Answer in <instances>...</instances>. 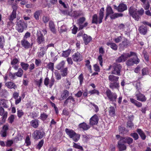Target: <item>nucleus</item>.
<instances>
[{"label": "nucleus", "mask_w": 151, "mask_h": 151, "mask_svg": "<svg viewBox=\"0 0 151 151\" xmlns=\"http://www.w3.org/2000/svg\"><path fill=\"white\" fill-rule=\"evenodd\" d=\"M142 73L143 75L147 74L148 73V69L147 68H143L142 70Z\"/></svg>", "instance_id": "obj_62"}, {"label": "nucleus", "mask_w": 151, "mask_h": 151, "mask_svg": "<svg viewBox=\"0 0 151 151\" xmlns=\"http://www.w3.org/2000/svg\"><path fill=\"white\" fill-rule=\"evenodd\" d=\"M48 117V115L44 113L41 114H40V119L43 121L45 120Z\"/></svg>", "instance_id": "obj_44"}, {"label": "nucleus", "mask_w": 151, "mask_h": 151, "mask_svg": "<svg viewBox=\"0 0 151 151\" xmlns=\"http://www.w3.org/2000/svg\"><path fill=\"white\" fill-rule=\"evenodd\" d=\"M130 135L135 140H136L139 138V136L136 133H131Z\"/></svg>", "instance_id": "obj_50"}, {"label": "nucleus", "mask_w": 151, "mask_h": 151, "mask_svg": "<svg viewBox=\"0 0 151 151\" xmlns=\"http://www.w3.org/2000/svg\"><path fill=\"white\" fill-rule=\"evenodd\" d=\"M119 86V83L117 82V81L110 83L109 87L112 89L118 88Z\"/></svg>", "instance_id": "obj_25"}, {"label": "nucleus", "mask_w": 151, "mask_h": 151, "mask_svg": "<svg viewBox=\"0 0 151 151\" xmlns=\"http://www.w3.org/2000/svg\"><path fill=\"white\" fill-rule=\"evenodd\" d=\"M44 143V141L43 140H42L41 141H40L39 143L37 145V148L39 149H40L41 147L42 146Z\"/></svg>", "instance_id": "obj_63"}, {"label": "nucleus", "mask_w": 151, "mask_h": 151, "mask_svg": "<svg viewBox=\"0 0 151 151\" xmlns=\"http://www.w3.org/2000/svg\"><path fill=\"white\" fill-rule=\"evenodd\" d=\"M144 4V8L145 10H147L150 7V4L148 1H145V3H143Z\"/></svg>", "instance_id": "obj_52"}, {"label": "nucleus", "mask_w": 151, "mask_h": 151, "mask_svg": "<svg viewBox=\"0 0 151 151\" xmlns=\"http://www.w3.org/2000/svg\"><path fill=\"white\" fill-rule=\"evenodd\" d=\"M108 46H110V47L114 50H116L118 49V46L114 43L109 42L106 43Z\"/></svg>", "instance_id": "obj_35"}, {"label": "nucleus", "mask_w": 151, "mask_h": 151, "mask_svg": "<svg viewBox=\"0 0 151 151\" xmlns=\"http://www.w3.org/2000/svg\"><path fill=\"white\" fill-rule=\"evenodd\" d=\"M104 8H102L100 11L99 13V16L98 19L97 16L96 14H94L93 17V19L92 22L93 23L97 24L98 23L100 24L102 22V19L104 17Z\"/></svg>", "instance_id": "obj_1"}, {"label": "nucleus", "mask_w": 151, "mask_h": 151, "mask_svg": "<svg viewBox=\"0 0 151 151\" xmlns=\"http://www.w3.org/2000/svg\"><path fill=\"white\" fill-rule=\"evenodd\" d=\"M73 147L75 148H77L81 150H83V149L82 146H80L77 143H73Z\"/></svg>", "instance_id": "obj_53"}, {"label": "nucleus", "mask_w": 151, "mask_h": 151, "mask_svg": "<svg viewBox=\"0 0 151 151\" xmlns=\"http://www.w3.org/2000/svg\"><path fill=\"white\" fill-rule=\"evenodd\" d=\"M8 129V126L5 125L3 127L2 129L0 132V134L1 136L4 137L6 136L7 131Z\"/></svg>", "instance_id": "obj_20"}, {"label": "nucleus", "mask_w": 151, "mask_h": 151, "mask_svg": "<svg viewBox=\"0 0 151 151\" xmlns=\"http://www.w3.org/2000/svg\"><path fill=\"white\" fill-rule=\"evenodd\" d=\"M62 13L63 14L65 15H71V13L68 10H63L61 11Z\"/></svg>", "instance_id": "obj_61"}, {"label": "nucleus", "mask_w": 151, "mask_h": 151, "mask_svg": "<svg viewBox=\"0 0 151 151\" xmlns=\"http://www.w3.org/2000/svg\"><path fill=\"white\" fill-rule=\"evenodd\" d=\"M120 138L124 142L127 143L128 144L130 145L132 143L133 141V139L130 137H121Z\"/></svg>", "instance_id": "obj_22"}, {"label": "nucleus", "mask_w": 151, "mask_h": 151, "mask_svg": "<svg viewBox=\"0 0 151 151\" xmlns=\"http://www.w3.org/2000/svg\"><path fill=\"white\" fill-rule=\"evenodd\" d=\"M113 10L110 6H108L107 7L106 9V16L110 15V17L111 19H115L119 17H122L123 16V14L122 13H115L114 14Z\"/></svg>", "instance_id": "obj_2"}, {"label": "nucleus", "mask_w": 151, "mask_h": 151, "mask_svg": "<svg viewBox=\"0 0 151 151\" xmlns=\"http://www.w3.org/2000/svg\"><path fill=\"white\" fill-rule=\"evenodd\" d=\"M83 15V13L81 11H74L72 14V16L74 17L75 18H77L79 16Z\"/></svg>", "instance_id": "obj_36"}, {"label": "nucleus", "mask_w": 151, "mask_h": 151, "mask_svg": "<svg viewBox=\"0 0 151 151\" xmlns=\"http://www.w3.org/2000/svg\"><path fill=\"white\" fill-rule=\"evenodd\" d=\"M85 18L84 17L80 18L78 20V23L79 25L82 24L85 21Z\"/></svg>", "instance_id": "obj_64"}, {"label": "nucleus", "mask_w": 151, "mask_h": 151, "mask_svg": "<svg viewBox=\"0 0 151 151\" xmlns=\"http://www.w3.org/2000/svg\"><path fill=\"white\" fill-rule=\"evenodd\" d=\"M58 30L60 32H63L66 31L67 29L65 25H63L61 27H58Z\"/></svg>", "instance_id": "obj_42"}, {"label": "nucleus", "mask_w": 151, "mask_h": 151, "mask_svg": "<svg viewBox=\"0 0 151 151\" xmlns=\"http://www.w3.org/2000/svg\"><path fill=\"white\" fill-rule=\"evenodd\" d=\"M122 36H119L115 38L114 39V41L115 42L118 43L122 39Z\"/></svg>", "instance_id": "obj_59"}, {"label": "nucleus", "mask_w": 151, "mask_h": 151, "mask_svg": "<svg viewBox=\"0 0 151 151\" xmlns=\"http://www.w3.org/2000/svg\"><path fill=\"white\" fill-rule=\"evenodd\" d=\"M23 74V70L21 68H19L18 69V71L15 73L14 75H12V77L13 78H14L15 76L18 77H21Z\"/></svg>", "instance_id": "obj_28"}, {"label": "nucleus", "mask_w": 151, "mask_h": 151, "mask_svg": "<svg viewBox=\"0 0 151 151\" xmlns=\"http://www.w3.org/2000/svg\"><path fill=\"white\" fill-rule=\"evenodd\" d=\"M0 95L2 97L6 98L8 95V92L6 90H3L0 93Z\"/></svg>", "instance_id": "obj_41"}, {"label": "nucleus", "mask_w": 151, "mask_h": 151, "mask_svg": "<svg viewBox=\"0 0 151 151\" xmlns=\"http://www.w3.org/2000/svg\"><path fill=\"white\" fill-rule=\"evenodd\" d=\"M99 119L97 116L95 114L90 119L89 124L91 125H96L98 123Z\"/></svg>", "instance_id": "obj_13"}, {"label": "nucleus", "mask_w": 151, "mask_h": 151, "mask_svg": "<svg viewBox=\"0 0 151 151\" xmlns=\"http://www.w3.org/2000/svg\"><path fill=\"white\" fill-rule=\"evenodd\" d=\"M0 106L6 108H8V100L4 99H0Z\"/></svg>", "instance_id": "obj_19"}, {"label": "nucleus", "mask_w": 151, "mask_h": 151, "mask_svg": "<svg viewBox=\"0 0 151 151\" xmlns=\"http://www.w3.org/2000/svg\"><path fill=\"white\" fill-rule=\"evenodd\" d=\"M135 86L137 90L136 91L140 92L141 91V85L140 82H137Z\"/></svg>", "instance_id": "obj_49"}, {"label": "nucleus", "mask_w": 151, "mask_h": 151, "mask_svg": "<svg viewBox=\"0 0 151 151\" xmlns=\"http://www.w3.org/2000/svg\"><path fill=\"white\" fill-rule=\"evenodd\" d=\"M70 100L74 102L75 101L74 99L73 98L72 96H69L68 98L65 101L64 104H67L68 103V100Z\"/></svg>", "instance_id": "obj_51"}, {"label": "nucleus", "mask_w": 151, "mask_h": 151, "mask_svg": "<svg viewBox=\"0 0 151 151\" xmlns=\"http://www.w3.org/2000/svg\"><path fill=\"white\" fill-rule=\"evenodd\" d=\"M119 129L120 133L122 134H125L127 132V130L124 127H119Z\"/></svg>", "instance_id": "obj_46"}, {"label": "nucleus", "mask_w": 151, "mask_h": 151, "mask_svg": "<svg viewBox=\"0 0 151 151\" xmlns=\"http://www.w3.org/2000/svg\"><path fill=\"white\" fill-rule=\"evenodd\" d=\"M71 50L68 49L65 51H63L62 53V56L66 58L68 57L70 54Z\"/></svg>", "instance_id": "obj_43"}, {"label": "nucleus", "mask_w": 151, "mask_h": 151, "mask_svg": "<svg viewBox=\"0 0 151 151\" xmlns=\"http://www.w3.org/2000/svg\"><path fill=\"white\" fill-rule=\"evenodd\" d=\"M73 60L76 62H79L82 60L83 58L79 52L75 53L72 55Z\"/></svg>", "instance_id": "obj_15"}, {"label": "nucleus", "mask_w": 151, "mask_h": 151, "mask_svg": "<svg viewBox=\"0 0 151 151\" xmlns=\"http://www.w3.org/2000/svg\"><path fill=\"white\" fill-rule=\"evenodd\" d=\"M132 56H135L134 58L137 56L136 53L133 52H130V54L128 53H123L121 56L118 58L116 60V61L119 63L121 62L122 61L124 62L127 60L128 58Z\"/></svg>", "instance_id": "obj_4"}, {"label": "nucleus", "mask_w": 151, "mask_h": 151, "mask_svg": "<svg viewBox=\"0 0 151 151\" xmlns=\"http://www.w3.org/2000/svg\"><path fill=\"white\" fill-rule=\"evenodd\" d=\"M13 141L12 140H8L6 142V147H10L13 144Z\"/></svg>", "instance_id": "obj_58"}, {"label": "nucleus", "mask_w": 151, "mask_h": 151, "mask_svg": "<svg viewBox=\"0 0 151 151\" xmlns=\"http://www.w3.org/2000/svg\"><path fill=\"white\" fill-rule=\"evenodd\" d=\"M137 132L138 133L142 140H144L146 139V136L141 129H137Z\"/></svg>", "instance_id": "obj_31"}, {"label": "nucleus", "mask_w": 151, "mask_h": 151, "mask_svg": "<svg viewBox=\"0 0 151 151\" xmlns=\"http://www.w3.org/2000/svg\"><path fill=\"white\" fill-rule=\"evenodd\" d=\"M5 85L9 88H14L15 89L17 88V86L15 84L11 82H8L6 83Z\"/></svg>", "instance_id": "obj_26"}, {"label": "nucleus", "mask_w": 151, "mask_h": 151, "mask_svg": "<svg viewBox=\"0 0 151 151\" xmlns=\"http://www.w3.org/2000/svg\"><path fill=\"white\" fill-rule=\"evenodd\" d=\"M37 42L39 44H40L44 43L45 38L43 34L41 32H38L37 34Z\"/></svg>", "instance_id": "obj_12"}, {"label": "nucleus", "mask_w": 151, "mask_h": 151, "mask_svg": "<svg viewBox=\"0 0 151 151\" xmlns=\"http://www.w3.org/2000/svg\"><path fill=\"white\" fill-rule=\"evenodd\" d=\"M22 45L25 49H28L31 46V44L26 40L23 39L21 42Z\"/></svg>", "instance_id": "obj_16"}, {"label": "nucleus", "mask_w": 151, "mask_h": 151, "mask_svg": "<svg viewBox=\"0 0 151 151\" xmlns=\"http://www.w3.org/2000/svg\"><path fill=\"white\" fill-rule=\"evenodd\" d=\"M33 135L35 139H41L45 135V133L43 131L36 130L34 132Z\"/></svg>", "instance_id": "obj_11"}, {"label": "nucleus", "mask_w": 151, "mask_h": 151, "mask_svg": "<svg viewBox=\"0 0 151 151\" xmlns=\"http://www.w3.org/2000/svg\"><path fill=\"white\" fill-rule=\"evenodd\" d=\"M129 44V41L126 39L124 38L123 41L119 44L120 47L124 49V47H127Z\"/></svg>", "instance_id": "obj_23"}, {"label": "nucleus", "mask_w": 151, "mask_h": 151, "mask_svg": "<svg viewBox=\"0 0 151 151\" xmlns=\"http://www.w3.org/2000/svg\"><path fill=\"white\" fill-rule=\"evenodd\" d=\"M135 96L136 97V99L139 101L142 102H145L147 100V98L143 94L140 93V92L136 91Z\"/></svg>", "instance_id": "obj_10"}, {"label": "nucleus", "mask_w": 151, "mask_h": 151, "mask_svg": "<svg viewBox=\"0 0 151 151\" xmlns=\"http://www.w3.org/2000/svg\"><path fill=\"white\" fill-rule=\"evenodd\" d=\"M138 30L141 34L145 35L147 33V29L146 27L142 25L139 27Z\"/></svg>", "instance_id": "obj_18"}, {"label": "nucleus", "mask_w": 151, "mask_h": 151, "mask_svg": "<svg viewBox=\"0 0 151 151\" xmlns=\"http://www.w3.org/2000/svg\"><path fill=\"white\" fill-rule=\"evenodd\" d=\"M65 62L63 60L59 63L57 66L56 68L58 70H60L63 68L65 64Z\"/></svg>", "instance_id": "obj_39"}, {"label": "nucleus", "mask_w": 151, "mask_h": 151, "mask_svg": "<svg viewBox=\"0 0 151 151\" xmlns=\"http://www.w3.org/2000/svg\"><path fill=\"white\" fill-rule=\"evenodd\" d=\"M58 52L56 50H55L51 52L50 55L52 58H54V60L56 61L57 59V55Z\"/></svg>", "instance_id": "obj_37"}, {"label": "nucleus", "mask_w": 151, "mask_h": 151, "mask_svg": "<svg viewBox=\"0 0 151 151\" xmlns=\"http://www.w3.org/2000/svg\"><path fill=\"white\" fill-rule=\"evenodd\" d=\"M109 113L110 115L113 116L115 115V109L113 107L111 106L110 108V110L109 111Z\"/></svg>", "instance_id": "obj_47"}, {"label": "nucleus", "mask_w": 151, "mask_h": 151, "mask_svg": "<svg viewBox=\"0 0 151 151\" xmlns=\"http://www.w3.org/2000/svg\"><path fill=\"white\" fill-rule=\"evenodd\" d=\"M16 17V13L12 12L11 14L9 17V19L10 21H13Z\"/></svg>", "instance_id": "obj_40"}, {"label": "nucleus", "mask_w": 151, "mask_h": 151, "mask_svg": "<svg viewBox=\"0 0 151 151\" xmlns=\"http://www.w3.org/2000/svg\"><path fill=\"white\" fill-rule=\"evenodd\" d=\"M67 68H65L62 71L61 75L63 76H66L67 74Z\"/></svg>", "instance_id": "obj_60"}, {"label": "nucleus", "mask_w": 151, "mask_h": 151, "mask_svg": "<svg viewBox=\"0 0 151 151\" xmlns=\"http://www.w3.org/2000/svg\"><path fill=\"white\" fill-rule=\"evenodd\" d=\"M65 132L70 138H72L75 142H77L79 139L80 135L76 134L73 130L66 128Z\"/></svg>", "instance_id": "obj_3"}, {"label": "nucleus", "mask_w": 151, "mask_h": 151, "mask_svg": "<svg viewBox=\"0 0 151 151\" xmlns=\"http://www.w3.org/2000/svg\"><path fill=\"white\" fill-rule=\"evenodd\" d=\"M127 127L130 129H133L134 126L132 122L131 121H129L127 123Z\"/></svg>", "instance_id": "obj_57"}, {"label": "nucleus", "mask_w": 151, "mask_h": 151, "mask_svg": "<svg viewBox=\"0 0 151 151\" xmlns=\"http://www.w3.org/2000/svg\"><path fill=\"white\" fill-rule=\"evenodd\" d=\"M69 95V92L68 91L66 90H64L61 94L60 100H62L66 99Z\"/></svg>", "instance_id": "obj_24"}, {"label": "nucleus", "mask_w": 151, "mask_h": 151, "mask_svg": "<svg viewBox=\"0 0 151 151\" xmlns=\"http://www.w3.org/2000/svg\"><path fill=\"white\" fill-rule=\"evenodd\" d=\"M119 77L113 75H110L108 77L109 80L110 82L118 81Z\"/></svg>", "instance_id": "obj_30"}, {"label": "nucleus", "mask_w": 151, "mask_h": 151, "mask_svg": "<svg viewBox=\"0 0 151 151\" xmlns=\"http://www.w3.org/2000/svg\"><path fill=\"white\" fill-rule=\"evenodd\" d=\"M113 69L111 71V74L120 75V72L122 66L120 64H114L112 66Z\"/></svg>", "instance_id": "obj_6"}, {"label": "nucleus", "mask_w": 151, "mask_h": 151, "mask_svg": "<svg viewBox=\"0 0 151 151\" xmlns=\"http://www.w3.org/2000/svg\"><path fill=\"white\" fill-rule=\"evenodd\" d=\"M139 62V60L137 58V56L133 58H130L127 61L126 63V65L128 66H131L134 64H137Z\"/></svg>", "instance_id": "obj_8"}, {"label": "nucleus", "mask_w": 151, "mask_h": 151, "mask_svg": "<svg viewBox=\"0 0 151 151\" xmlns=\"http://www.w3.org/2000/svg\"><path fill=\"white\" fill-rule=\"evenodd\" d=\"M30 124L34 128H36L39 125V120L36 119L33 120L31 121Z\"/></svg>", "instance_id": "obj_34"}, {"label": "nucleus", "mask_w": 151, "mask_h": 151, "mask_svg": "<svg viewBox=\"0 0 151 151\" xmlns=\"http://www.w3.org/2000/svg\"><path fill=\"white\" fill-rule=\"evenodd\" d=\"M42 13V11L37 10L34 13V17L36 20H39V16Z\"/></svg>", "instance_id": "obj_38"}, {"label": "nucleus", "mask_w": 151, "mask_h": 151, "mask_svg": "<svg viewBox=\"0 0 151 151\" xmlns=\"http://www.w3.org/2000/svg\"><path fill=\"white\" fill-rule=\"evenodd\" d=\"M79 127L80 128L84 130H87L90 128L89 125L87 124L85 122L80 124L79 125Z\"/></svg>", "instance_id": "obj_27"}, {"label": "nucleus", "mask_w": 151, "mask_h": 151, "mask_svg": "<svg viewBox=\"0 0 151 151\" xmlns=\"http://www.w3.org/2000/svg\"><path fill=\"white\" fill-rule=\"evenodd\" d=\"M83 39L84 43L86 45H87L91 40V37L88 36L87 35L84 34L83 36Z\"/></svg>", "instance_id": "obj_21"}, {"label": "nucleus", "mask_w": 151, "mask_h": 151, "mask_svg": "<svg viewBox=\"0 0 151 151\" xmlns=\"http://www.w3.org/2000/svg\"><path fill=\"white\" fill-rule=\"evenodd\" d=\"M42 21L45 23H47L50 20L49 17L48 16H44L42 18Z\"/></svg>", "instance_id": "obj_54"}, {"label": "nucleus", "mask_w": 151, "mask_h": 151, "mask_svg": "<svg viewBox=\"0 0 151 151\" xmlns=\"http://www.w3.org/2000/svg\"><path fill=\"white\" fill-rule=\"evenodd\" d=\"M21 65L22 68L25 70H27L29 66L28 64L27 63H24V62H22L21 63Z\"/></svg>", "instance_id": "obj_45"}, {"label": "nucleus", "mask_w": 151, "mask_h": 151, "mask_svg": "<svg viewBox=\"0 0 151 151\" xmlns=\"http://www.w3.org/2000/svg\"><path fill=\"white\" fill-rule=\"evenodd\" d=\"M129 13L135 20L137 21L139 20L140 17L137 14V9H136L133 6L130 7L129 9Z\"/></svg>", "instance_id": "obj_5"}, {"label": "nucleus", "mask_w": 151, "mask_h": 151, "mask_svg": "<svg viewBox=\"0 0 151 151\" xmlns=\"http://www.w3.org/2000/svg\"><path fill=\"white\" fill-rule=\"evenodd\" d=\"M131 102L138 107H140L142 106V104L133 98H130Z\"/></svg>", "instance_id": "obj_29"}, {"label": "nucleus", "mask_w": 151, "mask_h": 151, "mask_svg": "<svg viewBox=\"0 0 151 151\" xmlns=\"http://www.w3.org/2000/svg\"><path fill=\"white\" fill-rule=\"evenodd\" d=\"M49 27L51 31L53 33H55V29L53 22L51 20L49 22Z\"/></svg>", "instance_id": "obj_33"}, {"label": "nucleus", "mask_w": 151, "mask_h": 151, "mask_svg": "<svg viewBox=\"0 0 151 151\" xmlns=\"http://www.w3.org/2000/svg\"><path fill=\"white\" fill-rule=\"evenodd\" d=\"M125 143L120 138V140L118 142L117 147L119 151L125 150L127 148L126 145L124 144Z\"/></svg>", "instance_id": "obj_14"}, {"label": "nucleus", "mask_w": 151, "mask_h": 151, "mask_svg": "<svg viewBox=\"0 0 151 151\" xmlns=\"http://www.w3.org/2000/svg\"><path fill=\"white\" fill-rule=\"evenodd\" d=\"M127 9V6L126 5L121 3L119 4L118 11L119 12H122Z\"/></svg>", "instance_id": "obj_32"}, {"label": "nucleus", "mask_w": 151, "mask_h": 151, "mask_svg": "<svg viewBox=\"0 0 151 151\" xmlns=\"http://www.w3.org/2000/svg\"><path fill=\"white\" fill-rule=\"evenodd\" d=\"M47 67L49 69L53 71L54 69V63H52L50 62L48 64Z\"/></svg>", "instance_id": "obj_55"}, {"label": "nucleus", "mask_w": 151, "mask_h": 151, "mask_svg": "<svg viewBox=\"0 0 151 151\" xmlns=\"http://www.w3.org/2000/svg\"><path fill=\"white\" fill-rule=\"evenodd\" d=\"M19 62L18 60L16 58H15L12 60L11 63L12 65H16V64L18 63Z\"/></svg>", "instance_id": "obj_56"}, {"label": "nucleus", "mask_w": 151, "mask_h": 151, "mask_svg": "<svg viewBox=\"0 0 151 151\" xmlns=\"http://www.w3.org/2000/svg\"><path fill=\"white\" fill-rule=\"evenodd\" d=\"M47 49L45 47H42L40 48L39 51L37 53V56L39 58L43 57L46 53Z\"/></svg>", "instance_id": "obj_17"}, {"label": "nucleus", "mask_w": 151, "mask_h": 151, "mask_svg": "<svg viewBox=\"0 0 151 151\" xmlns=\"http://www.w3.org/2000/svg\"><path fill=\"white\" fill-rule=\"evenodd\" d=\"M106 93L107 97L110 101L112 102L116 101L117 96L116 93L111 92L109 89L106 91Z\"/></svg>", "instance_id": "obj_7"}, {"label": "nucleus", "mask_w": 151, "mask_h": 151, "mask_svg": "<svg viewBox=\"0 0 151 151\" xmlns=\"http://www.w3.org/2000/svg\"><path fill=\"white\" fill-rule=\"evenodd\" d=\"M24 23L23 21L19 20L17 22L16 29L19 32H22L24 30L23 27Z\"/></svg>", "instance_id": "obj_9"}, {"label": "nucleus", "mask_w": 151, "mask_h": 151, "mask_svg": "<svg viewBox=\"0 0 151 151\" xmlns=\"http://www.w3.org/2000/svg\"><path fill=\"white\" fill-rule=\"evenodd\" d=\"M5 40L3 37H0V48H3L4 47Z\"/></svg>", "instance_id": "obj_48"}]
</instances>
